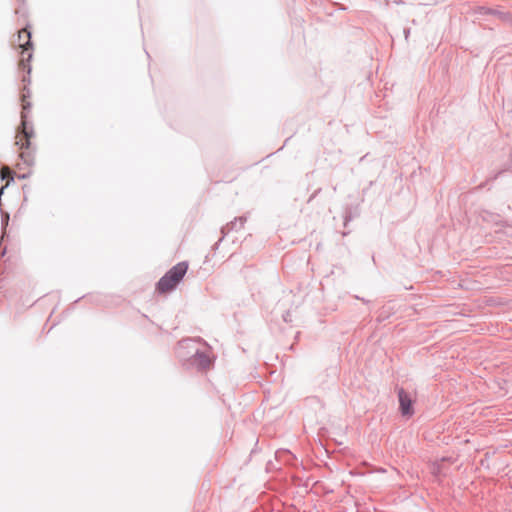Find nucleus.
Listing matches in <instances>:
<instances>
[{"instance_id":"nucleus-1","label":"nucleus","mask_w":512,"mask_h":512,"mask_svg":"<svg viewBox=\"0 0 512 512\" xmlns=\"http://www.w3.org/2000/svg\"><path fill=\"white\" fill-rule=\"evenodd\" d=\"M31 97L30 91L24 86L21 94L22 112H21V127L22 130L16 135V145L19 146L20 157L28 164L32 162V156L29 152L30 139L33 137V131H29L27 128V111L31 108V103L28 98Z\"/></svg>"},{"instance_id":"nucleus-2","label":"nucleus","mask_w":512,"mask_h":512,"mask_svg":"<svg viewBox=\"0 0 512 512\" xmlns=\"http://www.w3.org/2000/svg\"><path fill=\"white\" fill-rule=\"evenodd\" d=\"M188 270L187 262H180L173 266L157 283L156 291L160 294L171 292L183 279Z\"/></svg>"},{"instance_id":"nucleus-3","label":"nucleus","mask_w":512,"mask_h":512,"mask_svg":"<svg viewBox=\"0 0 512 512\" xmlns=\"http://www.w3.org/2000/svg\"><path fill=\"white\" fill-rule=\"evenodd\" d=\"M18 47L21 49V58L19 60L18 66L23 70L27 68V72L29 74L31 69L28 65V62L32 58V43L31 33L26 28L18 32Z\"/></svg>"},{"instance_id":"nucleus-4","label":"nucleus","mask_w":512,"mask_h":512,"mask_svg":"<svg viewBox=\"0 0 512 512\" xmlns=\"http://www.w3.org/2000/svg\"><path fill=\"white\" fill-rule=\"evenodd\" d=\"M400 412L402 416L410 418L414 414L413 400L402 388L398 390Z\"/></svg>"},{"instance_id":"nucleus-5","label":"nucleus","mask_w":512,"mask_h":512,"mask_svg":"<svg viewBox=\"0 0 512 512\" xmlns=\"http://www.w3.org/2000/svg\"><path fill=\"white\" fill-rule=\"evenodd\" d=\"M195 362L200 369H209L213 363L214 359L205 353H196Z\"/></svg>"},{"instance_id":"nucleus-6","label":"nucleus","mask_w":512,"mask_h":512,"mask_svg":"<svg viewBox=\"0 0 512 512\" xmlns=\"http://www.w3.org/2000/svg\"><path fill=\"white\" fill-rule=\"evenodd\" d=\"M448 460L445 458H442L440 461H435L431 466V471L434 475L441 474V468L442 465H444Z\"/></svg>"},{"instance_id":"nucleus-7","label":"nucleus","mask_w":512,"mask_h":512,"mask_svg":"<svg viewBox=\"0 0 512 512\" xmlns=\"http://www.w3.org/2000/svg\"><path fill=\"white\" fill-rule=\"evenodd\" d=\"M1 178L4 180V179H7V182H6V185L9 184L10 180H13V177H12V172L10 170L9 167L7 166H3L1 168Z\"/></svg>"}]
</instances>
